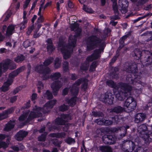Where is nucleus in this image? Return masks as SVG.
I'll return each mask as SVG.
<instances>
[{
  "label": "nucleus",
  "instance_id": "f704fd0d",
  "mask_svg": "<svg viewBox=\"0 0 152 152\" xmlns=\"http://www.w3.org/2000/svg\"><path fill=\"white\" fill-rule=\"evenodd\" d=\"M69 108L68 106L63 104L59 107V110L60 111L63 112L67 110Z\"/></svg>",
  "mask_w": 152,
  "mask_h": 152
},
{
  "label": "nucleus",
  "instance_id": "4c0bfd02",
  "mask_svg": "<svg viewBox=\"0 0 152 152\" xmlns=\"http://www.w3.org/2000/svg\"><path fill=\"white\" fill-rule=\"evenodd\" d=\"M27 113H23V114L20 116L19 118V120L20 121H24L26 118L27 117Z\"/></svg>",
  "mask_w": 152,
  "mask_h": 152
},
{
  "label": "nucleus",
  "instance_id": "a878e982",
  "mask_svg": "<svg viewBox=\"0 0 152 152\" xmlns=\"http://www.w3.org/2000/svg\"><path fill=\"white\" fill-rule=\"evenodd\" d=\"M103 141L105 144H111L112 141L110 142L109 140V136L107 135H104L102 138Z\"/></svg>",
  "mask_w": 152,
  "mask_h": 152
},
{
  "label": "nucleus",
  "instance_id": "a18cd8bd",
  "mask_svg": "<svg viewBox=\"0 0 152 152\" xmlns=\"http://www.w3.org/2000/svg\"><path fill=\"white\" fill-rule=\"evenodd\" d=\"M54 49L55 48L52 45H49L47 46L48 51L50 53L52 52Z\"/></svg>",
  "mask_w": 152,
  "mask_h": 152
},
{
  "label": "nucleus",
  "instance_id": "1a4fd4ad",
  "mask_svg": "<svg viewBox=\"0 0 152 152\" xmlns=\"http://www.w3.org/2000/svg\"><path fill=\"white\" fill-rule=\"evenodd\" d=\"M119 10L122 13L127 12V8L129 5V3L127 0H118Z\"/></svg>",
  "mask_w": 152,
  "mask_h": 152
},
{
  "label": "nucleus",
  "instance_id": "0e129e2a",
  "mask_svg": "<svg viewBox=\"0 0 152 152\" xmlns=\"http://www.w3.org/2000/svg\"><path fill=\"white\" fill-rule=\"evenodd\" d=\"M6 138V136L5 135L0 134V141H1Z\"/></svg>",
  "mask_w": 152,
  "mask_h": 152
},
{
  "label": "nucleus",
  "instance_id": "603ef678",
  "mask_svg": "<svg viewBox=\"0 0 152 152\" xmlns=\"http://www.w3.org/2000/svg\"><path fill=\"white\" fill-rule=\"evenodd\" d=\"M17 100V97L16 96L12 97L10 99V102L11 103H13L15 102Z\"/></svg>",
  "mask_w": 152,
  "mask_h": 152
},
{
  "label": "nucleus",
  "instance_id": "37998d69",
  "mask_svg": "<svg viewBox=\"0 0 152 152\" xmlns=\"http://www.w3.org/2000/svg\"><path fill=\"white\" fill-rule=\"evenodd\" d=\"M66 142L69 144L74 143L75 142V141L74 139L71 137H68L66 140Z\"/></svg>",
  "mask_w": 152,
  "mask_h": 152
},
{
  "label": "nucleus",
  "instance_id": "13d9d810",
  "mask_svg": "<svg viewBox=\"0 0 152 152\" xmlns=\"http://www.w3.org/2000/svg\"><path fill=\"white\" fill-rule=\"evenodd\" d=\"M37 97V94L36 93H34L32 94L31 96L32 100L33 101Z\"/></svg>",
  "mask_w": 152,
  "mask_h": 152
},
{
  "label": "nucleus",
  "instance_id": "a211bd4d",
  "mask_svg": "<svg viewBox=\"0 0 152 152\" xmlns=\"http://www.w3.org/2000/svg\"><path fill=\"white\" fill-rule=\"evenodd\" d=\"M67 115H61L60 118H56L54 121L55 124H64L67 121Z\"/></svg>",
  "mask_w": 152,
  "mask_h": 152
},
{
  "label": "nucleus",
  "instance_id": "2eb2a0df",
  "mask_svg": "<svg viewBox=\"0 0 152 152\" xmlns=\"http://www.w3.org/2000/svg\"><path fill=\"white\" fill-rule=\"evenodd\" d=\"M100 50H96L94 51V53L90 56L87 58V60L88 61H92L97 59L100 56Z\"/></svg>",
  "mask_w": 152,
  "mask_h": 152
},
{
  "label": "nucleus",
  "instance_id": "423d86ee",
  "mask_svg": "<svg viewBox=\"0 0 152 152\" xmlns=\"http://www.w3.org/2000/svg\"><path fill=\"white\" fill-rule=\"evenodd\" d=\"M136 105V102L134 98L131 96H129L126 99L124 106L125 109H127L131 111L135 109Z\"/></svg>",
  "mask_w": 152,
  "mask_h": 152
},
{
  "label": "nucleus",
  "instance_id": "7ed1b4c3",
  "mask_svg": "<svg viewBox=\"0 0 152 152\" xmlns=\"http://www.w3.org/2000/svg\"><path fill=\"white\" fill-rule=\"evenodd\" d=\"M53 59L52 58H49L46 60L44 62V65H39L37 66L35 68V71L40 73L41 76L44 80H46L49 78V73L50 72V70L46 66L51 63L53 61Z\"/></svg>",
  "mask_w": 152,
  "mask_h": 152
},
{
  "label": "nucleus",
  "instance_id": "69168bd1",
  "mask_svg": "<svg viewBox=\"0 0 152 152\" xmlns=\"http://www.w3.org/2000/svg\"><path fill=\"white\" fill-rule=\"evenodd\" d=\"M11 148L14 150L17 151H18L19 150L18 148L15 146H12Z\"/></svg>",
  "mask_w": 152,
  "mask_h": 152
},
{
  "label": "nucleus",
  "instance_id": "393cba45",
  "mask_svg": "<svg viewBox=\"0 0 152 152\" xmlns=\"http://www.w3.org/2000/svg\"><path fill=\"white\" fill-rule=\"evenodd\" d=\"M95 123H97V124H111L113 123V122H111V121H108V120H105L103 119H100L99 118L98 119H96L95 121Z\"/></svg>",
  "mask_w": 152,
  "mask_h": 152
},
{
  "label": "nucleus",
  "instance_id": "4be33fe9",
  "mask_svg": "<svg viewBox=\"0 0 152 152\" xmlns=\"http://www.w3.org/2000/svg\"><path fill=\"white\" fill-rule=\"evenodd\" d=\"M64 133H52L49 135V136L51 137H56L57 138H62L64 137L65 136Z\"/></svg>",
  "mask_w": 152,
  "mask_h": 152
},
{
  "label": "nucleus",
  "instance_id": "5fc2aeb1",
  "mask_svg": "<svg viewBox=\"0 0 152 152\" xmlns=\"http://www.w3.org/2000/svg\"><path fill=\"white\" fill-rule=\"evenodd\" d=\"M44 18L42 16H40L38 19V22L39 23L42 22L44 21Z\"/></svg>",
  "mask_w": 152,
  "mask_h": 152
},
{
  "label": "nucleus",
  "instance_id": "c9c22d12",
  "mask_svg": "<svg viewBox=\"0 0 152 152\" xmlns=\"http://www.w3.org/2000/svg\"><path fill=\"white\" fill-rule=\"evenodd\" d=\"M18 75V73L15 71L10 73L9 76V79L8 80H12V78H14L15 76H17Z\"/></svg>",
  "mask_w": 152,
  "mask_h": 152
},
{
  "label": "nucleus",
  "instance_id": "58836bf2",
  "mask_svg": "<svg viewBox=\"0 0 152 152\" xmlns=\"http://www.w3.org/2000/svg\"><path fill=\"white\" fill-rule=\"evenodd\" d=\"M47 133H46L45 134H42L40 136H39L38 138V140L39 141L43 142L45 141L46 136Z\"/></svg>",
  "mask_w": 152,
  "mask_h": 152
},
{
  "label": "nucleus",
  "instance_id": "4d7b16f0",
  "mask_svg": "<svg viewBox=\"0 0 152 152\" xmlns=\"http://www.w3.org/2000/svg\"><path fill=\"white\" fill-rule=\"evenodd\" d=\"M68 7L70 8H72L74 7V5L72 2L70 1H69L68 3Z\"/></svg>",
  "mask_w": 152,
  "mask_h": 152
},
{
  "label": "nucleus",
  "instance_id": "dca6fc26",
  "mask_svg": "<svg viewBox=\"0 0 152 152\" xmlns=\"http://www.w3.org/2000/svg\"><path fill=\"white\" fill-rule=\"evenodd\" d=\"M113 2V8L114 12L116 15L114 17L112 16L111 18L113 19L116 20L118 18V17L117 15L118 14V7L117 3V0H111Z\"/></svg>",
  "mask_w": 152,
  "mask_h": 152
},
{
  "label": "nucleus",
  "instance_id": "2f4dec72",
  "mask_svg": "<svg viewBox=\"0 0 152 152\" xmlns=\"http://www.w3.org/2000/svg\"><path fill=\"white\" fill-rule=\"evenodd\" d=\"M25 58L22 55L18 56L15 58V61L17 62H21L24 60Z\"/></svg>",
  "mask_w": 152,
  "mask_h": 152
},
{
  "label": "nucleus",
  "instance_id": "c03bdc74",
  "mask_svg": "<svg viewBox=\"0 0 152 152\" xmlns=\"http://www.w3.org/2000/svg\"><path fill=\"white\" fill-rule=\"evenodd\" d=\"M109 138L110 142L113 141L111 144L115 143L117 139L116 138L115 136L113 137V136L111 135H109Z\"/></svg>",
  "mask_w": 152,
  "mask_h": 152
},
{
  "label": "nucleus",
  "instance_id": "9b49d317",
  "mask_svg": "<svg viewBox=\"0 0 152 152\" xmlns=\"http://www.w3.org/2000/svg\"><path fill=\"white\" fill-rule=\"evenodd\" d=\"M102 101L109 104H112L113 103L114 97L111 93L104 94L102 96Z\"/></svg>",
  "mask_w": 152,
  "mask_h": 152
},
{
  "label": "nucleus",
  "instance_id": "3c124183",
  "mask_svg": "<svg viewBox=\"0 0 152 152\" xmlns=\"http://www.w3.org/2000/svg\"><path fill=\"white\" fill-rule=\"evenodd\" d=\"M38 31V30H37V29H36L34 31V34L33 35V37L34 38H36L38 37H39L41 34H37V32Z\"/></svg>",
  "mask_w": 152,
  "mask_h": 152
},
{
  "label": "nucleus",
  "instance_id": "6e6d98bb",
  "mask_svg": "<svg viewBox=\"0 0 152 152\" xmlns=\"http://www.w3.org/2000/svg\"><path fill=\"white\" fill-rule=\"evenodd\" d=\"M133 68H132V67H129L128 69H126L125 70L126 72H128L129 73H131L133 72Z\"/></svg>",
  "mask_w": 152,
  "mask_h": 152
},
{
  "label": "nucleus",
  "instance_id": "9d476101",
  "mask_svg": "<svg viewBox=\"0 0 152 152\" xmlns=\"http://www.w3.org/2000/svg\"><path fill=\"white\" fill-rule=\"evenodd\" d=\"M62 83L61 81H56L53 82L51 85L53 93L54 96H56L59 88L62 86Z\"/></svg>",
  "mask_w": 152,
  "mask_h": 152
},
{
  "label": "nucleus",
  "instance_id": "49530a36",
  "mask_svg": "<svg viewBox=\"0 0 152 152\" xmlns=\"http://www.w3.org/2000/svg\"><path fill=\"white\" fill-rule=\"evenodd\" d=\"M92 115L95 116H103V114L102 113L97 112H92Z\"/></svg>",
  "mask_w": 152,
  "mask_h": 152
},
{
  "label": "nucleus",
  "instance_id": "4468645a",
  "mask_svg": "<svg viewBox=\"0 0 152 152\" xmlns=\"http://www.w3.org/2000/svg\"><path fill=\"white\" fill-rule=\"evenodd\" d=\"M81 79H79L73 85L72 89H71V92L74 95H76L78 91V88L77 86H79L82 82Z\"/></svg>",
  "mask_w": 152,
  "mask_h": 152
},
{
  "label": "nucleus",
  "instance_id": "774afa93",
  "mask_svg": "<svg viewBox=\"0 0 152 152\" xmlns=\"http://www.w3.org/2000/svg\"><path fill=\"white\" fill-rule=\"evenodd\" d=\"M20 90V89L19 88H17L15 89L13 91V93L14 94H16L17 93H18L19 91Z\"/></svg>",
  "mask_w": 152,
  "mask_h": 152
},
{
  "label": "nucleus",
  "instance_id": "7c9ffc66",
  "mask_svg": "<svg viewBox=\"0 0 152 152\" xmlns=\"http://www.w3.org/2000/svg\"><path fill=\"white\" fill-rule=\"evenodd\" d=\"M61 77V74L59 72H56L53 73L51 75L50 77L53 80L57 79Z\"/></svg>",
  "mask_w": 152,
  "mask_h": 152
},
{
  "label": "nucleus",
  "instance_id": "c756f323",
  "mask_svg": "<svg viewBox=\"0 0 152 152\" xmlns=\"http://www.w3.org/2000/svg\"><path fill=\"white\" fill-rule=\"evenodd\" d=\"M128 35L126 34L122 37L119 40L120 44V47L121 48L124 46V41L127 38Z\"/></svg>",
  "mask_w": 152,
  "mask_h": 152
},
{
  "label": "nucleus",
  "instance_id": "338daca9",
  "mask_svg": "<svg viewBox=\"0 0 152 152\" xmlns=\"http://www.w3.org/2000/svg\"><path fill=\"white\" fill-rule=\"evenodd\" d=\"M87 87V84L85 83L82 86V88L84 90L86 89Z\"/></svg>",
  "mask_w": 152,
  "mask_h": 152
},
{
  "label": "nucleus",
  "instance_id": "79ce46f5",
  "mask_svg": "<svg viewBox=\"0 0 152 152\" xmlns=\"http://www.w3.org/2000/svg\"><path fill=\"white\" fill-rule=\"evenodd\" d=\"M37 86L38 89V92L39 93L41 92L40 90L43 89V85L42 82L39 81L38 82Z\"/></svg>",
  "mask_w": 152,
  "mask_h": 152
},
{
  "label": "nucleus",
  "instance_id": "72a5a7b5",
  "mask_svg": "<svg viewBox=\"0 0 152 152\" xmlns=\"http://www.w3.org/2000/svg\"><path fill=\"white\" fill-rule=\"evenodd\" d=\"M44 96L48 99H52L53 97L52 94L48 90L46 91L45 93L44 94Z\"/></svg>",
  "mask_w": 152,
  "mask_h": 152
},
{
  "label": "nucleus",
  "instance_id": "20e7f679",
  "mask_svg": "<svg viewBox=\"0 0 152 152\" xmlns=\"http://www.w3.org/2000/svg\"><path fill=\"white\" fill-rule=\"evenodd\" d=\"M104 38H100L94 36L90 37L88 39L87 50L90 51L94 49L98 45L103 44L104 42Z\"/></svg>",
  "mask_w": 152,
  "mask_h": 152
},
{
  "label": "nucleus",
  "instance_id": "f257e3e1",
  "mask_svg": "<svg viewBox=\"0 0 152 152\" xmlns=\"http://www.w3.org/2000/svg\"><path fill=\"white\" fill-rule=\"evenodd\" d=\"M70 27L72 30L75 31L76 35H71L69 37L68 43L67 46L61 45V44L58 45V49L60 50L62 53L64 58L65 59L68 58L71 56L73 49L76 45V36L77 37L80 36L81 31V30L79 27V24L77 23L71 25Z\"/></svg>",
  "mask_w": 152,
  "mask_h": 152
},
{
  "label": "nucleus",
  "instance_id": "f3484780",
  "mask_svg": "<svg viewBox=\"0 0 152 152\" xmlns=\"http://www.w3.org/2000/svg\"><path fill=\"white\" fill-rule=\"evenodd\" d=\"M12 108L5 110L2 113H0V120H2L8 117V115L13 112Z\"/></svg>",
  "mask_w": 152,
  "mask_h": 152
},
{
  "label": "nucleus",
  "instance_id": "864d4df0",
  "mask_svg": "<svg viewBox=\"0 0 152 152\" xmlns=\"http://www.w3.org/2000/svg\"><path fill=\"white\" fill-rule=\"evenodd\" d=\"M96 66L95 64V63L93 62L92 64L90 66V69L91 70L93 71L94 69L95 68Z\"/></svg>",
  "mask_w": 152,
  "mask_h": 152
},
{
  "label": "nucleus",
  "instance_id": "8fccbe9b",
  "mask_svg": "<svg viewBox=\"0 0 152 152\" xmlns=\"http://www.w3.org/2000/svg\"><path fill=\"white\" fill-rule=\"evenodd\" d=\"M25 67L24 66H22L20 68H18L17 69L15 70L17 73L18 74L20 72L23 71L25 69Z\"/></svg>",
  "mask_w": 152,
  "mask_h": 152
},
{
  "label": "nucleus",
  "instance_id": "bf43d9fd",
  "mask_svg": "<svg viewBox=\"0 0 152 152\" xmlns=\"http://www.w3.org/2000/svg\"><path fill=\"white\" fill-rule=\"evenodd\" d=\"M149 0H139L138 3L140 4H143L145 3Z\"/></svg>",
  "mask_w": 152,
  "mask_h": 152
},
{
  "label": "nucleus",
  "instance_id": "6e6552de",
  "mask_svg": "<svg viewBox=\"0 0 152 152\" xmlns=\"http://www.w3.org/2000/svg\"><path fill=\"white\" fill-rule=\"evenodd\" d=\"M147 129V127L145 124H141L139 126V128L138 129V130L140 131L144 135L142 137L144 138L145 140L147 142L150 141L152 139V132L150 135H148L147 134H145V131Z\"/></svg>",
  "mask_w": 152,
  "mask_h": 152
},
{
  "label": "nucleus",
  "instance_id": "a19ab883",
  "mask_svg": "<svg viewBox=\"0 0 152 152\" xmlns=\"http://www.w3.org/2000/svg\"><path fill=\"white\" fill-rule=\"evenodd\" d=\"M27 21L28 20H23V21L20 24V29H23L26 27Z\"/></svg>",
  "mask_w": 152,
  "mask_h": 152
},
{
  "label": "nucleus",
  "instance_id": "aec40b11",
  "mask_svg": "<svg viewBox=\"0 0 152 152\" xmlns=\"http://www.w3.org/2000/svg\"><path fill=\"white\" fill-rule=\"evenodd\" d=\"M99 152H113L112 148L107 146H102L99 148Z\"/></svg>",
  "mask_w": 152,
  "mask_h": 152
},
{
  "label": "nucleus",
  "instance_id": "473e14b6",
  "mask_svg": "<svg viewBox=\"0 0 152 152\" xmlns=\"http://www.w3.org/2000/svg\"><path fill=\"white\" fill-rule=\"evenodd\" d=\"M77 99L76 97H73L71 98L70 100H69L67 103L69 104L71 106H73L75 104Z\"/></svg>",
  "mask_w": 152,
  "mask_h": 152
},
{
  "label": "nucleus",
  "instance_id": "e433bc0d",
  "mask_svg": "<svg viewBox=\"0 0 152 152\" xmlns=\"http://www.w3.org/2000/svg\"><path fill=\"white\" fill-rule=\"evenodd\" d=\"M14 124H7L4 128V130L8 131L14 128Z\"/></svg>",
  "mask_w": 152,
  "mask_h": 152
},
{
  "label": "nucleus",
  "instance_id": "6ab92c4d",
  "mask_svg": "<svg viewBox=\"0 0 152 152\" xmlns=\"http://www.w3.org/2000/svg\"><path fill=\"white\" fill-rule=\"evenodd\" d=\"M12 82V80H8L7 81L5 82L4 85L1 88V89L3 91H6L9 90V86L10 85Z\"/></svg>",
  "mask_w": 152,
  "mask_h": 152
},
{
  "label": "nucleus",
  "instance_id": "5701e85b",
  "mask_svg": "<svg viewBox=\"0 0 152 152\" xmlns=\"http://www.w3.org/2000/svg\"><path fill=\"white\" fill-rule=\"evenodd\" d=\"M15 28V27L14 26L11 25L9 26L7 28L6 31V35L9 36L11 35L13 32Z\"/></svg>",
  "mask_w": 152,
  "mask_h": 152
},
{
  "label": "nucleus",
  "instance_id": "39448f33",
  "mask_svg": "<svg viewBox=\"0 0 152 152\" xmlns=\"http://www.w3.org/2000/svg\"><path fill=\"white\" fill-rule=\"evenodd\" d=\"M118 86L119 89L118 90L119 88L120 89H121L124 91H118V93H117L116 94V97L119 100H122L123 99L124 96L125 95H124L125 94L130 91L132 89V88L131 86L126 83H121L119 84Z\"/></svg>",
  "mask_w": 152,
  "mask_h": 152
},
{
  "label": "nucleus",
  "instance_id": "412c9836",
  "mask_svg": "<svg viewBox=\"0 0 152 152\" xmlns=\"http://www.w3.org/2000/svg\"><path fill=\"white\" fill-rule=\"evenodd\" d=\"M10 138L8 137L6 140V143L4 142H0V148H7L9 145Z\"/></svg>",
  "mask_w": 152,
  "mask_h": 152
},
{
  "label": "nucleus",
  "instance_id": "ddd939ff",
  "mask_svg": "<svg viewBox=\"0 0 152 152\" xmlns=\"http://www.w3.org/2000/svg\"><path fill=\"white\" fill-rule=\"evenodd\" d=\"M146 117V115L145 114L142 113H138L135 116V122L137 124L141 123L144 120Z\"/></svg>",
  "mask_w": 152,
  "mask_h": 152
},
{
  "label": "nucleus",
  "instance_id": "de8ad7c7",
  "mask_svg": "<svg viewBox=\"0 0 152 152\" xmlns=\"http://www.w3.org/2000/svg\"><path fill=\"white\" fill-rule=\"evenodd\" d=\"M68 63L66 61L64 62L63 64V68L64 70L65 71H67L68 69Z\"/></svg>",
  "mask_w": 152,
  "mask_h": 152
},
{
  "label": "nucleus",
  "instance_id": "b1692460",
  "mask_svg": "<svg viewBox=\"0 0 152 152\" xmlns=\"http://www.w3.org/2000/svg\"><path fill=\"white\" fill-rule=\"evenodd\" d=\"M107 84L109 86L115 89L118 90L119 89L118 85L116 86L114 82L111 80H109L107 81Z\"/></svg>",
  "mask_w": 152,
  "mask_h": 152
},
{
  "label": "nucleus",
  "instance_id": "ea45409f",
  "mask_svg": "<svg viewBox=\"0 0 152 152\" xmlns=\"http://www.w3.org/2000/svg\"><path fill=\"white\" fill-rule=\"evenodd\" d=\"M83 9L88 13H92L93 12V10L91 8H88L85 5L83 6Z\"/></svg>",
  "mask_w": 152,
  "mask_h": 152
},
{
  "label": "nucleus",
  "instance_id": "680f3d73",
  "mask_svg": "<svg viewBox=\"0 0 152 152\" xmlns=\"http://www.w3.org/2000/svg\"><path fill=\"white\" fill-rule=\"evenodd\" d=\"M150 34H152V31L150 33L148 32H147L141 34V36H150Z\"/></svg>",
  "mask_w": 152,
  "mask_h": 152
},
{
  "label": "nucleus",
  "instance_id": "f03ea898",
  "mask_svg": "<svg viewBox=\"0 0 152 152\" xmlns=\"http://www.w3.org/2000/svg\"><path fill=\"white\" fill-rule=\"evenodd\" d=\"M56 102V100H53L48 102L44 106L43 108H40L35 106L33 111L29 115L26 122H28L34 118L40 117L42 115L41 112L44 113H48L50 109L52 108Z\"/></svg>",
  "mask_w": 152,
  "mask_h": 152
},
{
  "label": "nucleus",
  "instance_id": "09e8293b",
  "mask_svg": "<svg viewBox=\"0 0 152 152\" xmlns=\"http://www.w3.org/2000/svg\"><path fill=\"white\" fill-rule=\"evenodd\" d=\"M31 45L30 42L28 40H26L23 43V45L25 48H27Z\"/></svg>",
  "mask_w": 152,
  "mask_h": 152
},
{
  "label": "nucleus",
  "instance_id": "cd10ccee",
  "mask_svg": "<svg viewBox=\"0 0 152 152\" xmlns=\"http://www.w3.org/2000/svg\"><path fill=\"white\" fill-rule=\"evenodd\" d=\"M34 28L35 26L34 24L29 26L27 28V30L26 32V34L29 35Z\"/></svg>",
  "mask_w": 152,
  "mask_h": 152
},
{
  "label": "nucleus",
  "instance_id": "bb28decb",
  "mask_svg": "<svg viewBox=\"0 0 152 152\" xmlns=\"http://www.w3.org/2000/svg\"><path fill=\"white\" fill-rule=\"evenodd\" d=\"M61 58H56L55 61L54 66L56 68H58L60 66L61 64Z\"/></svg>",
  "mask_w": 152,
  "mask_h": 152
},
{
  "label": "nucleus",
  "instance_id": "f8f14e48",
  "mask_svg": "<svg viewBox=\"0 0 152 152\" xmlns=\"http://www.w3.org/2000/svg\"><path fill=\"white\" fill-rule=\"evenodd\" d=\"M28 134V133L27 132L20 130L15 135V138L17 140L20 141L27 135Z\"/></svg>",
  "mask_w": 152,
  "mask_h": 152
},
{
  "label": "nucleus",
  "instance_id": "c85d7f7f",
  "mask_svg": "<svg viewBox=\"0 0 152 152\" xmlns=\"http://www.w3.org/2000/svg\"><path fill=\"white\" fill-rule=\"evenodd\" d=\"M123 110V107L120 106H118L115 107L112 110V111L114 112H115L117 113H120L122 112Z\"/></svg>",
  "mask_w": 152,
  "mask_h": 152
},
{
  "label": "nucleus",
  "instance_id": "0eeeda50",
  "mask_svg": "<svg viewBox=\"0 0 152 152\" xmlns=\"http://www.w3.org/2000/svg\"><path fill=\"white\" fill-rule=\"evenodd\" d=\"M16 68L15 64L10 60L8 59L3 63H0V76L2 71L4 72L7 69H14Z\"/></svg>",
  "mask_w": 152,
  "mask_h": 152
},
{
  "label": "nucleus",
  "instance_id": "e2e57ef3",
  "mask_svg": "<svg viewBox=\"0 0 152 152\" xmlns=\"http://www.w3.org/2000/svg\"><path fill=\"white\" fill-rule=\"evenodd\" d=\"M137 50H136V51H135V56L138 57V58H139L141 56V53L140 51H139L138 52V54H137L136 52Z\"/></svg>",
  "mask_w": 152,
  "mask_h": 152
},
{
  "label": "nucleus",
  "instance_id": "052dcab7",
  "mask_svg": "<svg viewBox=\"0 0 152 152\" xmlns=\"http://www.w3.org/2000/svg\"><path fill=\"white\" fill-rule=\"evenodd\" d=\"M68 89L67 88H64L63 90V94L64 95H66L68 93Z\"/></svg>",
  "mask_w": 152,
  "mask_h": 152
}]
</instances>
